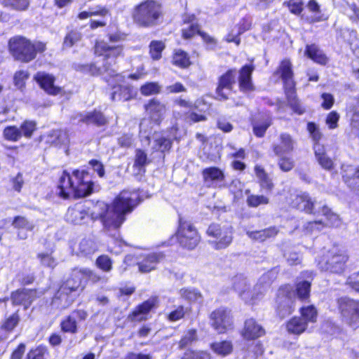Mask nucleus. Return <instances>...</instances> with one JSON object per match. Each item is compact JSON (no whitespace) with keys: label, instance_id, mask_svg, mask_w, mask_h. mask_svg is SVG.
Masks as SVG:
<instances>
[{"label":"nucleus","instance_id":"f257e3e1","mask_svg":"<svg viewBox=\"0 0 359 359\" xmlns=\"http://www.w3.org/2000/svg\"><path fill=\"white\" fill-rule=\"evenodd\" d=\"M139 202L140 194L137 191L123 190L109 205L103 202L97 203L92 216L94 219H100L104 229L109 233L121 226L126 215L131 212Z\"/></svg>","mask_w":359,"mask_h":359},{"label":"nucleus","instance_id":"f03ea898","mask_svg":"<svg viewBox=\"0 0 359 359\" xmlns=\"http://www.w3.org/2000/svg\"><path fill=\"white\" fill-rule=\"evenodd\" d=\"M58 194L63 198H83L93 191V183L85 170H75L72 174L65 171L60 178Z\"/></svg>","mask_w":359,"mask_h":359},{"label":"nucleus","instance_id":"7ed1b4c3","mask_svg":"<svg viewBox=\"0 0 359 359\" xmlns=\"http://www.w3.org/2000/svg\"><path fill=\"white\" fill-rule=\"evenodd\" d=\"M9 50L15 60L27 63L33 60L37 53L46 50V44L42 42L32 43L23 36H14L9 40Z\"/></svg>","mask_w":359,"mask_h":359},{"label":"nucleus","instance_id":"20e7f679","mask_svg":"<svg viewBox=\"0 0 359 359\" xmlns=\"http://www.w3.org/2000/svg\"><path fill=\"white\" fill-rule=\"evenodd\" d=\"M266 278V276H262L251 290L248 279L242 275H238L233 278V287L246 303L255 304L263 298L269 287L265 282Z\"/></svg>","mask_w":359,"mask_h":359},{"label":"nucleus","instance_id":"39448f33","mask_svg":"<svg viewBox=\"0 0 359 359\" xmlns=\"http://www.w3.org/2000/svg\"><path fill=\"white\" fill-rule=\"evenodd\" d=\"M161 15V4L153 0H147L134 8L132 17L138 26L151 27L158 24Z\"/></svg>","mask_w":359,"mask_h":359},{"label":"nucleus","instance_id":"423d86ee","mask_svg":"<svg viewBox=\"0 0 359 359\" xmlns=\"http://www.w3.org/2000/svg\"><path fill=\"white\" fill-rule=\"evenodd\" d=\"M279 72L285 83V93L290 105L294 112L302 114L304 112V109L301 106L296 98L294 90V83L292 80L293 72L290 61L288 60H283L279 67Z\"/></svg>","mask_w":359,"mask_h":359},{"label":"nucleus","instance_id":"0eeeda50","mask_svg":"<svg viewBox=\"0 0 359 359\" xmlns=\"http://www.w3.org/2000/svg\"><path fill=\"white\" fill-rule=\"evenodd\" d=\"M93 276V272L88 269L74 268L60 287L57 292L59 297L63 294L68 295L71 292L83 290L84 287L82 285L83 281L88 278H92Z\"/></svg>","mask_w":359,"mask_h":359},{"label":"nucleus","instance_id":"6e6552de","mask_svg":"<svg viewBox=\"0 0 359 359\" xmlns=\"http://www.w3.org/2000/svg\"><path fill=\"white\" fill-rule=\"evenodd\" d=\"M207 235L212 238L208 242L217 250L226 248L233 241V231L229 226L212 224L206 231Z\"/></svg>","mask_w":359,"mask_h":359},{"label":"nucleus","instance_id":"1a4fd4ad","mask_svg":"<svg viewBox=\"0 0 359 359\" xmlns=\"http://www.w3.org/2000/svg\"><path fill=\"white\" fill-rule=\"evenodd\" d=\"M338 306L343 320L351 327L355 329L359 324V301L348 297L338 300Z\"/></svg>","mask_w":359,"mask_h":359},{"label":"nucleus","instance_id":"9d476101","mask_svg":"<svg viewBox=\"0 0 359 359\" xmlns=\"http://www.w3.org/2000/svg\"><path fill=\"white\" fill-rule=\"evenodd\" d=\"M177 238L180 245L188 250L194 249L199 243L201 237L194 226L187 222L180 221L177 231Z\"/></svg>","mask_w":359,"mask_h":359},{"label":"nucleus","instance_id":"9b49d317","mask_svg":"<svg viewBox=\"0 0 359 359\" xmlns=\"http://www.w3.org/2000/svg\"><path fill=\"white\" fill-rule=\"evenodd\" d=\"M95 53L99 56H103L107 65L111 69L116 64V59L123 54L122 46H111L104 41H97L95 46Z\"/></svg>","mask_w":359,"mask_h":359},{"label":"nucleus","instance_id":"f8f14e48","mask_svg":"<svg viewBox=\"0 0 359 359\" xmlns=\"http://www.w3.org/2000/svg\"><path fill=\"white\" fill-rule=\"evenodd\" d=\"M211 325L218 333H224L232 325L231 311L225 308H219L212 311L210 316Z\"/></svg>","mask_w":359,"mask_h":359},{"label":"nucleus","instance_id":"ddd939ff","mask_svg":"<svg viewBox=\"0 0 359 359\" xmlns=\"http://www.w3.org/2000/svg\"><path fill=\"white\" fill-rule=\"evenodd\" d=\"M347 257L343 253L327 255V257L319 261L318 266L322 271L340 273L344 269Z\"/></svg>","mask_w":359,"mask_h":359},{"label":"nucleus","instance_id":"4468645a","mask_svg":"<svg viewBox=\"0 0 359 359\" xmlns=\"http://www.w3.org/2000/svg\"><path fill=\"white\" fill-rule=\"evenodd\" d=\"M202 177L207 187L222 188L224 187L225 175L219 168L210 167L203 169Z\"/></svg>","mask_w":359,"mask_h":359},{"label":"nucleus","instance_id":"2eb2a0df","mask_svg":"<svg viewBox=\"0 0 359 359\" xmlns=\"http://www.w3.org/2000/svg\"><path fill=\"white\" fill-rule=\"evenodd\" d=\"M236 75V70L231 69L220 77L217 88V93L220 99L226 100L229 98L231 92L232 85L235 82Z\"/></svg>","mask_w":359,"mask_h":359},{"label":"nucleus","instance_id":"dca6fc26","mask_svg":"<svg viewBox=\"0 0 359 359\" xmlns=\"http://www.w3.org/2000/svg\"><path fill=\"white\" fill-rule=\"evenodd\" d=\"M34 79L40 87L49 95H56L60 94L62 90L61 88L54 85L55 77L51 74L39 72L34 76Z\"/></svg>","mask_w":359,"mask_h":359},{"label":"nucleus","instance_id":"f3484780","mask_svg":"<svg viewBox=\"0 0 359 359\" xmlns=\"http://www.w3.org/2000/svg\"><path fill=\"white\" fill-rule=\"evenodd\" d=\"M145 109L152 121L159 124L163 119L166 112V106L156 99H151L145 105Z\"/></svg>","mask_w":359,"mask_h":359},{"label":"nucleus","instance_id":"a211bd4d","mask_svg":"<svg viewBox=\"0 0 359 359\" xmlns=\"http://www.w3.org/2000/svg\"><path fill=\"white\" fill-rule=\"evenodd\" d=\"M36 294L35 290H18L12 293L11 299L13 304L22 305L25 309H27L36 299Z\"/></svg>","mask_w":359,"mask_h":359},{"label":"nucleus","instance_id":"6ab92c4d","mask_svg":"<svg viewBox=\"0 0 359 359\" xmlns=\"http://www.w3.org/2000/svg\"><path fill=\"white\" fill-rule=\"evenodd\" d=\"M165 258L162 252H153L146 255L138 263L139 270L142 273H149L156 269V265Z\"/></svg>","mask_w":359,"mask_h":359},{"label":"nucleus","instance_id":"aec40b11","mask_svg":"<svg viewBox=\"0 0 359 359\" xmlns=\"http://www.w3.org/2000/svg\"><path fill=\"white\" fill-rule=\"evenodd\" d=\"M158 304V297H153L138 306L130 316L133 321L146 320V315Z\"/></svg>","mask_w":359,"mask_h":359},{"label":"nucleus","instance_id":"412c9836","mask_svg":"<svg viewBox=\"0 0 359 359\" xmlns=\"http://www.w3.org/2000/svg\"><path fill=\"white\" fill-rule=\"evenodd\" d=\"M279 140V143L273 146V151L276 156H281L293 151L295 141L290 135L282 133L280 135Z\"/></svg>","mask_w":359,"mask_h":359},{"label":"nucleus","instance_id":"4be33fe9","mask_svg":"<svg viewBox=\"0 0 359 359\" xmlns=\"http://www.w3.org/2000/svg\"><path fill=\"white\" fill-rule=\"evenodd\" d=\"M79 118V122L86 124H93L96 126H102L107 123L105 116L99 111H89L86 114H78L73 119Z\"/></svg>","mask_w":359,"mask_h":359},{"label":"nucleus","instance_id":"5701e85b","mask_svg":"<svg viewBox=\"0 0 359 359\" xmlns=\"http://www.w3.org/2000/svg\"><path fill=\"white\" fill-rule=\"evenodd\" d=\"M315 158L319 165L326 170L334 168V161L330 158L325 151V146L320 143L313 144V146Z\"/></svg>","mask_w":359,"mask_h":359},{"label":"nucleus","instance_id":"b1692460","mask_svg":"<svg viewBox=\"0 0 359 359\" xmlns=\"http://www.w3.org/2000/svg\"><path fill=\"white\" fill-rule=\"evenodd\" d=\"M12 225L18 230L17 237L20 240H25L28 237L27 233L24 232L22 229L32 231L35 228V224L32 221H29L26 217L22 216L15 217L13 219Z\"/></svg>","mask_w":359,"mask_h":359},{"label":"nucleus","instance_id":"393cba45","mask_svg":"<svg viewBox=\"0 0 359 359\" xmlns=\"http://www.w3.org/2000/svg\"><path fill=\"white\" fill-rule=\"evenodd\" d=\"M252 65H245L239 72L238 83L241 90L243 92L252 91L254 86L252 83L251 76L253 72Z\"/></svg>","mask_w":359,"mask_h":359},{"label":"nucleus","instance_id":"a878e982","mask_svg":"<svg viewBox=\"0 0 359 359\" xmlns=\"http://www.w3.org/2000/svg\"><path fill=\"white\" fill-rule=\"evenodd\" d=\"M265 333L264 328L254 319L250 318L245 321L243 330V337L247 339H255L263 336Z\"/></svg>","mask_w":359,"mask_h":359},{"label":"nucleus","instance_id":"bb28decb","mask_svg":"<svg viewBox=\"0 0 359 359\" xmlns=\"http://www.w3.org/2000/svg\"><path fill=\"white\" fill-rule=\"evenodd\" d=\"M191 110H187L184 108H175L173 110V117L176 120H184L187 123H196L200 121H204L206 120V117L202 114H198L195 112H191Z\"/></svg>","mask_w":359,"mask_h":359},{"label":"nucleus","instance_id":"cd10ccee","mask_svg":"<svg viewBox=\"0 0 359 359\" xmlns=\"http://www.w3.org/2000/svg\"><path fill=\"white\" fill-rule=\"evenodd\" d=\"M304 55L313 62L325 65L328 62V58L322 50L316 44L307 45Z\"/></svg>","mask_w":359,"mask_h":359},{"label":"nucleus","instance_id":"c85d7f7f","mask_svg":"<svg viewBox=\"0 0 359 359\" xmlns=\"http://www.w3.org/2000/svg\"><path fill=\"white\" fill-rule=\"evenodd\" d=\"M313 201L309 194L306 193L296 196L295 198L292 201V205L294 207L307 213L313 212Z\"/></svg>","mask_w":359,"mask_h":359},{"label":"nucleus","instance_id":"c756f323","mask_svg":"<svg viewBox=\"0 0 359 359\" xmlns=\"http://www.w3.org/2000/svg\"><path fill=\"white\" fill-rule=\"evenodd\" d=\"M87 216L88 212L83 205H76L68 209L67 219L73 224H80Z\"/></svg>","mask_w":359,"mask_h":359},{"label":"nucleus","instance_id":"7c9ffc66","mask_svg":"<svg viewBox=\"0 0 359 359\" xmlns=\"http://www.w3.org/2000/svg\"><path fill=\"white\" fill-rule=\"evenodd\" d=\"M278 306L277 309L278 315L281 318L289 315L292 311V301L288 297L284 296V291L280 290L278 296Z\"/></svg>","mask_w":359,"mask_h":359},{"label":"nucleus","instance_id":"2f4dec72","mask_svg":"<svg viewBox=\"0 0 359 359\" xmlns=\"http://www.w3.org/2000/svg\"><path fill=\"white\" fill-rule=\"evenodd\" d=\"M271 124V116L266 114L262 115L259 119L255 120L252 123L254 134L258 137H263Z\"/></svg>","mask_w":359,"mask_h":359},{"label":"nucleus","instance_id":"473e14b6","mask_svg":"<svg viewBox=\"0 0 359 359\" xmlns=\"http://www.w3.org/2000/svg\"><path fill=\"white\" fill-rule=\"evenodd\" d=\"M288 332L294 334H301L308 328V325L304 321L301 317H293L286 325Z\"/></svg>","mask_w":359,"mask_h":359},{"label":"nucleus","instance_id":"72a5a7b5","mask_svg":"<svg viewBox=\"0 0 359 359\" xmlns=\"http://www.w3.org/2000/svg\"><path fill=\"white\" fill-rule=\"evenodd\" d=\"M278 232V230L276 227H269L261 231H247V235L251 239L262 242L269 238L275 236Z\"/></svg>","mask_w":359,"mask_h":359},{"label":"nucleus","instance_id":"f704fd0d","mask_svg":"<svg viewBox=\"0 0 359 359\" xmlns=\"http://www.w3.org/2000/svg\"><path fill=\"white\" fill-rule=\"evenodd\" d=\"M81 70L88 72L93 76H97L104 72H107L110 76H119L116 74V69L109 68L107 65H103L102 68L97 67L94 64L86 65L82 66Z\"/></svg>","mask_w":359,"mask_h":359},{"label":"nucleus","instance_id":"c9c22d12","mask_svg":"<svg viewBox=\"0 0 359 359\" xmlns=\"http://www.w3.org/2000/svg\"><path fill=\"white\" fill-rule=\"evenodd\" d=\"M301 318L309 325V323H314L317 320L318 311L313 305L303 306L300 309Z\"/></svg>","mask_w":359,"mask_h":359},{"label":"nucleus","instance_id":"e433bc0d","mask_svg":"<svg viewBox=\"0 0 359 359\" xmlns=\"http://www.w3.org/2000/svg\"><path fill=\"white\" fill-rule=\"evenodd\" d=\"M48 142L55 146L65 144L68 142V135L62 130H52L48 136Z\"/></svg>","mask_w":359,"mask_h":359},{"label":"nucleus","instance_id":"4c0bfd02","mask_svg":"<svg viewBox=\"0 0 359 359\" xmlns=\"http://www.w3.org/2000/svg\"><path fill=\"white\" fill-rule=\"evenodd\" d=\"M255 175L259 179L260 186L265 189L271 190L273 184L264 168L260 165L255 167Z\"/></svg>","mask_w":359,"mask_h":359},{"label":"nucleus","instance_id":"58836bf2","mask_svg":"<svg viewBox=\"0 0 359 359\" xmlns=\"http://www.w3.org/2000/svg\"><path fill=\"white\" fill-rule=\"evenodd\" d=\"M211 349L217 355L226 356L232 351L233 346L230 341H223L212 343L210 346Z\"/></svg>","mask_w":359,"mask_h":359},{"label":"nucleus","instance_id":"ea45409f","mask_svg":"<svg viewBox=\"0 0 359 359\" xmlns=\"http://www.w3.org/2000/svg\"><path fill=\"white\" fill-rule=\"evenodd\" d=\"M97 250L96 243L90 239H83L79 243V253L84 257L90 256Z\"/></svg>","mask_w":359,"mask_h":359},{"label":"nucleus","instance_id":"a19ab883","mask_svg":"<svg viewBox=\"0 0 359 359\" xmlns=\"http://www.w3.org/2000/svg\"><path fill=\"white\" fill-rule=\"evenodd\" d=\"M131 97V89L128 86H120L111 93L113 101H127Z\"/></svg>","mask_w":359,"mask_h":359},{"label":"nucleus","instance_id":"79ce46f5","mask_svg":"<svg viewBox=\"0 0 359 359\" xmlns=\"http://www.w3.org/2000/svg\"><path fill=\"white\" fill-rule=\"evenodd\" d=\"M151 121L144 119L140 124V137L142 142H146L147 144H149L151 134L152 132L151 127L150 126Z\"/></svg>","mask_w":359,"mask_h":359},{"label":"nucleus","instance_id":"37998d69","mask_svg":"<svg viewBox=\"0 0 359 359\" xmlns=\"http://www.w3.org/2000/svg\"><path fill=\"white\" fill-rule=\"evenodd\" d=\"M180 294L182 298L189 302H196L201 299L202 295L199 291L194 288H182L180 290Z\"/></svg>","mask_w":359,"mask_h":359},{"label":"nucleus","instance_id":"c03bdc74","mask_svg":"<svg viewBox=\"0 0 359 359\" xmlns=\"http://www.w3.org/2000/svg\"><path fill=\"white\" fill-rule=\"evenodd\" d=\"M3 135L6 140L17 142L22 137V132L20 129L16 126H8L4 128Z\"/></svg>","mask_w":359,"mask_h":359},{"label":"nucleus","instance_id":"a18cd8bd","mask_svg":"<svg viewBox=\"0 0 359 359\" xmlns=\"http://www.w3.org/2000/svg\"><path fill=\"white\" fill-rule=\"evenodd\" d=\"M173 64L182 68L187 67L190 65L189 57L187 54L181 50H177L172 58Z\"/></svg>","mask_w":359,"mask_h":359},{"label":"nucleus","instance_id":"49530a36","mask_svg":"<svg viewBox=\"0 0 359 359\" xmlns=\"http://www.w3.org/2000/svg\"><path fill=\"white\" fill-rule=\"evenodd\" d=\"M149 48V53L152 59L158 60L161 57V52L165 48V45L161 41H152L150 43Z\"/></svg>","mask_w":359,"mask_h":359},{"label":"nucleus","instance_id":"de8ad7c7","mask_svg":"<svg viewBox=\"0 0 359 359\" xmlns=\"http://www.w3.org/2000/svg\"><path fill=\"white\" fill-rule=\"evenodd\" d=\"M161 86L156 82H149L144 84L140 88V93L144 96L156 95L160 93Z\"/></svg>","mask_w":359,"mask_h":359},{"label":"nucleus","instance_id":"09e8293b","mask_svg":"<svg viewBox=\"0 0 359 359\" xmlns=\"http://www.w3.org/2000/svg\"><path fill=\"white\" fill-rule=\"evenodd\" d=\"M246 203L249 207L257 208L260 205L269 203V198L264 196L250 194L248 196Z\"/></svg>","mask_w":359,"mask_h":359},{"label":"nucleus","instance_id":"8fccbe9b","mask_svg":"<svg viewBox=\"0 0 359 359\" xmlns=\"http://www.w3.org/2000/svg\"><path fill=\"white\" fill-rule=\"evenodd\" d=\"M2 4L15 10H26L29 4V0H1Z\"/></svg>","mask_w":359,"mask_h":359},{"label":"nucleus","instance_id":"3c124183","mask_svg":"<svg viewBox=\"0 0 359 359\" xmlns=\"http://www.w3.org/2000/svg\"><path fill=\"white\" fill-rule=\"evenodd\" d=\"M41 264L46 267L53 269L57 265L56 259L53 257L51 252H41L37 255Z\"/></svg>","mask_w":359,"mask_h":359},{"label":"nucleus","instance_id":"603ef678","mask_svg":"<svg viewBox=\"0 0 359 359\" xmlns=\"http://www.w3.org/2000/svg\"><path fill=\"white\" fill-rule=\"evenodd\" d=\"M311 284L308 281H302L297 285V294L298 297L302 299H306L309 297Z\"/></svg>","mask_w":359,"mask_h":359},{"label":"nucleus","instance_id":"864d4df0","mask_svg":"<svg viewBox=\"0 0 359 359\" xmlns=\"http://www.w3.org/2000/svg\"><path fill=\"white\" fill-rule=\"evenodd\" d=\"M81 39L80 32L76 30L69 32L64 39L63 46L65 48H70L77 43Z\"/></svg>","mask_w":359,"mask_h":359},{"label":"nucleus","instance_id":"5fc2aeb1","mask_svg":"<svg viewBox=\"0 0 359 359\" xmlns=\"http://www.w3.org/2000/svg\"><path fill=\"white\" fill-rule=\"evenodd\" d=\"M322 213L326 217L327 220V225L338 226L340 224L339 216L333 213L330 208L327 206H323L322 209Z\"/></svg>","mask_w":359,"mask_h":359},{"label":"nucleus","instance_id":"6e6d98bb","mask_svg":"<svg viewBox=\"0 0 359 359\" xmlns=\"http://www.w3.org/2000/svg\"><path fill=\"white\" fill-rule=\"evenodd\" d=\"M36 128V124L32 121H24L20 129L22 132V136H25L27 138H30L32 136L34 131Z\"/></svg>","mask_w":359,"mask_h":359},{"label":"nucleus","instance_id":"4d7b16f0","mask_svg":"<svg viewBox=\"0 0 359 359\" xmlns=\"http://www.w3.org/2000/svg\"><path fill=\"white\" fill-rule=\"evenodd\" d=\"M29 74L24 70H20L14 74V84L18 89H22L25 84V81L28 79Z\"/></svg>","mask_w":359,"mask_h":359},{"label":"nucleus","instance_id":"13d9d810","mask_svg":"<svg viewBox=\"0 0 359 359\" xmlns=\"http://www.w3.org/2000/svg\"><path fill=\"white\" fill-rule=\"evenodd\" d=\"M19 321V316L17 313H13L2 323L1 329L10 332L16 327Z\"/></svg>","mask_w":359,"mask_h":359},{"label":"nucleus","instance_id":"bf43d9fd","mask_svg":"<svg viewBox=\"0 0 359 359\" xmlns=\"http://www.w3.org/2000/svg\"><path fill=\"white\" fill-rule=\"evenodd\" d=\"M324 227L325 224L321 220L308 222L304 225V230L309 233L320 231Z\"/></svg>","mask_w":359,"mask_h":359},{"label":"nucleus","instance_id":"052dcab7","mask_svg":"<svg viewBox=\"0 0 359 359\" xmlns=\"http://www.w3.org/2000/svg\"><path fill=\"white\" fill-rule=\"evenodd\" d=\"M149 163L147 154L141 150L137 149L135 151V159L134 166L139 168L140 170L143 168Z\"/></svg>","mask_w":359,"mask_h":359},{"label":"nucleus","instance_id":"680f3d73","mask_svg":"<svg viewBox=\"0 0 359 359\" xmlns=\"http://www.w3.org/2000/svg\"><path fill=\"white\" fill-rule=\"evenodd\" d=\"M248 28L241 29L240 27L236 26L231 33L226 35V41L229 43L233 42L237 46L240 44L241 40L239 35L245 32Z\"/></svg>","mask_w":359,"mask_h":359},{"label":"nucleus","instance_id":"e2e57ef3","mask_svg":"<svg viewBox=\"0 0 359 359\" xmlns=\"http://www.w3.org/2000/svg\"><path fill=\"white\" fill-rule=\"evenodd\" d=\"M307 130L310 133V135L313 141L314 142V144L319 143V141L321 139L323 135L318 126L313 122H309L307 124Z\"/></svg>","mask_w":359,"mask_h":359},{"label":"nucleus","instance_id":"0e129e2a","mask_svg":"<svg viewBox=\"0 0 359 359\" xmlns=\"http://www.w3.org/2000/svg\"><path fill=\"white\" fill-rule=\"evenodd\" d=\"M62 329L65 332L75 333L76 332V323L74 317L72 315L68 316L67 318L64 320L62 324Z\"/></svg>","mask_w":359,"mask_h":359},{"label":"nucleus","instance_id":"69168bd1","mask_svg":"<svg viewBox=\"0 0 359 359\" xmlns=\"http://www.w3.org/2000/svg\"><path fill=\"white\" fill-rule=\"evenodd\" d=\"M345 13L353 22H359V8L355 4H348Z\"/></svg>","mask_w":359,"mask_h":359},{"label":"nucleus","instance_id":"338daca9","mask_svg":"<svg viewBox=\"0 0 359 359\" xmlns=\"http://www.w3.org/2000/svg\"><path fill=\"white\" fill-rule=\"evenodd\" d=\"M171 141L164 137H156L155 140V149L163 152L171 147Z\"/></svg>","mask_w":359,"mask_h":359},{"label":"nucleus","instance_id":"774afa93","mask_svg":"<svg viewBox=\"0 0 359 359\" xmlns=\"http://www.w3.org/2000/svg\"><path fill=\"white\" fill-rule=\"evenodd\" d=\"M278 165L281 170L288 172L293 168L294 163L291 158L281 156L278 160Z\"/></svg>","mask_w":359,"mask_h":359}]
</instances>
